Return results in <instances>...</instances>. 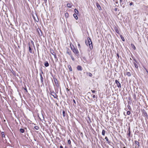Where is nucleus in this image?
I'll list each match as a JSON object with an SVG mask.
<instances>
[{
    "instance_id": "nucleus-1",
    "label": "nucleus",
    "mask_w": 148,
    "mask_h": 148,
    "mask_svg": "<svg viewBox=\"0 0 148 148\" xmlns=\"http://www.w3.org/2000/svg\"><path fill=\"white\" fill-rule=\"evenodd\" d=\"M85 43L87 45H89L90 49L91 50L93 49L92 42L91 41V39L88 37L87 38V40H85Z\"/></svg>"
},
{
    "instance_id": "nucleus-2",
    "label": "nucleus",
    "mask_w": 148,
    "mask_h": 148,
    "mask_svg": "<svg viewBox=\"0 0 148 148\" xmlns=\"http://www.w3.org/2000/svg\"><path fill=\"white\" fill-rule=\"evenodd\" d=\"M72 51L77 56V57H79V52L78 50L77 49H75L74 46H73V49Z\"/></svg>"
},
{
    "instance_id": "nucleus-3",
    "label": "nucleus",
    "mask_w": 148,
    "mask_h": 148,
    "mask_svg": "<svg viewBox=\"0 0 148 148\" xmlns=\"http://www.w3.org/2000/svg\"><path fill=\"white\" fill-rule=\"evenodd\" d=\"M50 52L54 56V58L56 59L57 61L58 60V58L57 56L56 55L53 49H51Z\"/></svg>"
},
{
    "instance_id": "nucleus-4",
    "label": "nucleus",
    "mask_w": 148,
    "mask_h": 148,
    "mask_svg": "<svg viewBox=\"0 0 148 148\" xmlns=\"http://www.w3.org/2000/svg\"><path fill=\"white\" fill-rule=\"evenodd\" d=\"M50 94L53 96L54 98H57L58 97V96H57L56 93L54 92V91H50Z\"/></svg>"
},
{
    "instance_id": "nucleus-5",
    "label": "nucleus",
    "mask_w": 148,
    "mask_h": 148,
    "mask_svg": "<svg viewBox=\"0 0 148 148\" xmlns=\"http://www.w3.org/2000/svg\"><path fill=\"white\" fill-rule=\"evenodd\" d=\"M115 82L117 86L119 88H121V86L120 82L118 81L116 79L115 80Z\"/></svg>"
},
{
    "instance_id": "nucleus-6",
    "label": "nucleus",
    "mask_w": 148,
    "mask_h": 148,
    "mask_svg": "<svg viewBox=\"0 0 148 148\" xmlns=\"http://www.w3.org/2000/svg\"><path fill=\"white\" fill-rule=\"evenodd\" d=\"M36 31L38 33V34L39 36H41L42 35V33L41 30L38 28L36 29Z\"/></svg>"
},
{
    "instance_id": "nucleus-7",
    "label": "nucleus",
    "mask_w": 148,
    "mask_h": 148,
    "mask_svg": "<svg viewBox=\"0 0 148 148\" xmlns=\"http://www.w3.org/2000/svg\"><path fill=\"white\" fill-rule=\"evenodd\" d=\"M40 81L41 83H42V85L44 86V82H43V77L41 73H40Z\"/></svg>"
},
{
    "instance_id": "nucleus-8",
    "label": "nucleus",
    "mask_w": 148,
    "mask_h": 148,
    "mask_svg": "<svg viewBox=\"0 0 148 148\" xmlns=\"http://www.w3.org/2000/svg\"><path fill=\"white\" fill-rule=\"evenodd\" d=\"M53 79L54 80V82L56 84L57 86H58V80L57 79L56 77H53Z\"/></svg>"
},
{
    "instance_id": "nucleus-9",
    "label": "nucleus",
    "mask_w": 148,
    "mask_h": 148,
    "mask_svg": "<svg viewBox=\"0 0 148 148\" xmlns=\"http://www.w3.org/2000/svg\"><path fill=\"white\" fill-rule=\"evenodd\" d=\"M73 5V4L72 3H68L67 4V7L69 8H71L72 6Z\"/></svg>"
},
{
    "instance_id": "nucleus-10",
    "label": "nucleus",
    "mask_w": 148,
    "mask_h": 148,
    "mask_svg": "<svg viewBox=\"0 0 148 148\" xmlns=\"http://www.w3.org/2000/svg\"><path fill=\"white\" fill-rule=\"evenodd\" d=\"M63 116V117H64L65 116H68V115L67 113L65 112V111L64 110L62 111Z\"/></svg>"
},
{
    "instance_id": "nucleus-11",
    "label": "nucleus",
    "mask_w": 148,
    "mask_h": 148,
    "mask_svg": "<svg viewBox=\"0 0 148 148\" xmlns=\"http://www.w3.org/2000/svg\"><path fill=\"white\" fill-rule=\"evenodd\" d=\"M28 45L29 46V52L31 53H32V49L31 48V46H30V43H28Z\"/></svg>"
},
{
    "instance_id": "nucleus-12",
    "label": "nucleus",
    "mask_w": 148,
    "mask_h": 148,
    "mask_svg": "<svg viewBox=\"0 0 148 148\" xmlns=\"http://www.w3.org/2000/svg\"><path fill=\"white\" fill-rule=\"evenodd\" d=\"M77 69L79 71H82V67L80 65H78L77 66Z\"/></svg>"
},
{
    "instance_id": "nucleus-13",
    "label": "nucleus",
    "mask_w": 148,
    "mask_h": 148,
    "mask_svg": "<svg viewBox=\"0 0 148 148\" xmlns=\"http://www.w3.org/2000/svg\"><path fill=\"white\" fill-rule=\"evenodd\" d=\"M114 29L115 31V32L118 34H119V32L118 30V29H117V28L116 27H114Z\"/></svg>"
},
{
    "instance_id": "nucleus-14",
    "label": "nucleus",
    "mask_w": 148,
    "mask_h": 148,
    "mask_svg": "<svg viewBox=\"0 0 148 148\" xmlns=\"http://www.w3.org/2000/svg\"><path fill=\"white\" fill-rule=\"evenodd\" d=\"M135 144L137 145L138 146H137V148H139V147L140 146V145L139 144V142L136 141V140H135Z\"/></svg>"
},
{
    "instance_id": "nucleus-15",
    "label": "nucleus",
    "mask_w": 148,
    "mask_h": 148,
    "mask_svg": "<svg viewBox=\"0 0 148 148\" xmlns=\"http://www.w3.org/2000/svg\"><path fill=\"white\" fill-rule=\"evenodd\" d=\"M96 5H97V8H98V9H99V10H101V7L99 3H97Z\"/></svg>"
},
{
    "instance_id": "nucleus-16",
    "label": "nucleus",
    "mask_w": 148,
    "mask_h": 148,
    "mask_svg": "<svg viewBox=\"0 0 148 148\" xmlns=\"http://www.w3.org/2000/svg\"><path fill=\"white\" fill-rule=\"evenodd\" d=\"M131 131L130 130V127L129 128V133L127 134V135L128 137H130L131 136Z\"/></svg>"
},
{
    "instance_id": "nucleus-17",
    "label": "nucleus",
    "mask_w": 148,
    "mask_h": 148,
    "mask_svg": "<svg viewBox=\"0 0 148 148\" xmlns=\"http://www.w3.org/2000/svg\"><path fill=\"white\" fill-rule=\"evenodd\" d=\"M44 65L46 67H48L49 66V64L48 62V61H45V64H44Z\"/></svg>"
},
{
    "instance_id": "nucleus-18",
    "label": "nucleus",
    "mask_w": 148,
    "mask_h": 148,
    "mask_svg": "<svg viewBox=\"0 0 148 148\" xmlns=\"http://www.w3.org/2000/svg\"><path fill=\"white\" fill-rule=\"evenodd\" d=\"M124 1V0H120V3L121 6L123 4Z\"/></svg>"
},
{
    "instance_id": "nucleus-19",
    "label": "nucleus",
    "mask_w": 148,
    "mask_h": 148,
    "mask_svg": "<svg viewBox=\"0 0 148 148\" xmlns=\"http://www.w3.org/2000/svg\"><path fill=\"white\" fill-rule=\"evenodd\" d=\"M88 119L87 120V122L89 124L91 122V119L90 117H88Z\"/></svg>"
},
{
    "instance_id": "nucleus-20",
    "label": "nucleus",
    "mask_w": 148,
    "mask_h": 148,
    "mask_svg": "<svg viewBox=\"0 0 148 148\" xmlns=\"http://www.w3.org/2000/svg\"><path fill=\"white\" fill-rule=\"evenodd\" d=\"M144 116H145L146 118H148V116L147 115V114L146 112H144Z\"/></svg>"
},
{
    "instance_id": "nucleus-21",
    "label": "nucleus",
    "mask_w": 148,
    "mask_h": 148,
    "mask_svg": "<svg viewBox=\"0 0 148 148\" xmlns=\"http://www.w3.org/2000/svg\"><path fill=\"white\" fill-rule=\"evenodd\" d=\"M86 74L87 75L89 76L90 77H92V74L91 73L89 72H86Z\"/></svg>"
},
{
    "instance_id": "nucleus-22",
    "label": "nucleus",
    "mask_w": 148,
    "mask_h": 148,
    "mask_svg": "<svg viewBox=\"0 0 148 148\" xmlns=\"http://www.w3.org/2000/svg\"><path fill=\"white\" fill-rule=\"evenodd\" d=\"M131 45L133 49L134 50H135L136 49V48L134 44L132 43Z\"/></svg>"
},
{
    "instance_id": "nucleus-23",
    "label": "nucleus",
    "mask_w": 148,
    "mask_h": 148,
    "mask_svg": "<svg viewBox=\"0 0 148 148\" xmlns=\"http://www.w3.org/2000/svg\"><path fill=\"white\" fill-rule=\"evenodd\" d=\"M20 131L21 133H23L25 132V130L21 128L20 129Z\"/></svg>"
},
{
    "instance_id": "nucleus-24",
    "label": "nucleus",
    "mask_w": 148,
    "mask_h": 148,
    "mask_svg": "<svg viewBox=\"0 0 148 148\" xmlns=\"http://www.w3.org/2000/svg\"><path fill=\"white\" fill-rule=\"evenodd\" d=\"M106 140V141L108 143L110 144V141L108 139L107 136H106L105 138Z\"/></svg>"
},
{
    "instance_id": "nucleus-25",
    "label": "nucleus",
    "mask_w": 148,
    "mask_h": 148,
    "mask_svg": "<svg viewBox=\"0 0 148 148\" xmlns=\"http://www.w3.org/2000/svg\"><path fill=\"white\" fill-rule=\"evenodd\" d=\"M73 16L76 20H77L78 19V17L76 14H74Z\"/></svg>"
},
{
    "instance_id": "nucleus-26",
    "label": "nucleus",
    "mask_w": 148,
    "mask_h": 148,
    "mask_svg": "<svg viewBox=\"0 0 148 148\" xmlns=\"http://www.w3.org/2000/svg\"><path fill=\"white\" fill-rule=\"evenodd\" d=\"M133 60L134 61V62H135L136 63H137V64H139V62H138L135 59V58H134V57H132Z\"/></svg>"
},
{
    "instance_id": "nucleus-27",
    "label": "nucleus",
    "mask_w": 148,
    "mask_h": 148,
    "mask_svg": "<svg viewBox=\"0 0 148 148\" xmlns=\"http://www.w3.org/2000/svg\"><path fill=\"white\" fill-rule=\"evenodd\" d=\"M133 63L134 64L135 67L136 68L138 69V65L136 64V63L135 62H133Z\"/></svg>"
},
{
    "instance_id": "nucleus-28",
    "label": "nucleus",
    "mask_w": 148,
    "mask_h": 148,
    "mask_svg": "<svg viewBox=\"0 0 148 148\" xmlns=\"http://www.w3.org/2000/svg\"><path fill=\"white\" fill-rule=\"evenodd\" d=\"M68 67L69 68L70 71H72V69L71 65H68Z\"/></svg>"
},
{
    "instance_id": "nucleus-29",
    "label": "nucleus",
    "mask_w": 148,
    "mask_h": 148,
    "mask_svg": "<svg viewBox=\"0 0 148 148\" xmlns=\"http://www.w3.org/2000/svg\"><path fill=\"white\" fill-rule=\"evenodd\" d=\"M82 60H84V61H85V62H86L87 61V60L85 57H83L82 58Z\"/></svg>"
},
{
    "instance_id": "nucleus-30",
    "label": "nucleus",
    "mask_w": 148,
    "mask_h": 148,
    "mask_svg": "<svg viewBox=\"0 0 148 148\" xmlns=\"http://www.w3.org/2000/svg\"><path fill=\"white\" fill-rule=\"evenodd\" d=\"M120 37L121 38V39L123 41H125V40L124 38L123 37V36L121 35H120Z\"/></svg>"
},
{
    "instance_id": "nucleus-31",
    "label": "nucleus",
    "mask_w": 148,
    "mask_h": 148,
    "mask_svg": "<svg viewBox=\"0 0 148 148\" xmlns=\"http://www.w3.org/2000/svg\"><path fill=\"white\" fill-rule=\"evenodd\" d=\"M65 17L67 18L69 16V14L67 12H66L65 14Z\"/></svg>"
},
{
    "instance_id": "nucleus-32",
    "label": "nucleus",
    "mask_w": 148,
    "mask_h": 148,
    "mask_svg": "<svg viewBox=\"0 0 148 148\" xmlns=\"http://www.w3.org/2000/svg\"><path fill=\"white\" fill-rule=\"evenodd\" d=\"M105 131L104 130H103L102 131V134L103 136H104L105 135Z\"/></svg>"
},
{
    "instance_id": "nucleus-33",
    "label": "nucleus",
    "mask_w": 148,
    "mask_h": 148,
    "mask_svg": "<svg viewBox=\"0 0 148 148\" xmlns=\"http://www.w3.org/2000/svg\"><path fill=\"white\" fill-rule=\"evenodd\" d=\"M1 134L2 135V137L3 138L4 137L5 138V136L4 132H2L1 133Z\"/></svg>"
},
{
    "instance_id": "nucleus-34",
    "label": "nucleus",
    "mask_w": 148,
    "mask_h": 148,
    "mask_svg": "<svg viewBox=\"0 0 148 148\" xmlns=\"http://www.w3.org/2000/svg\"><path fill=\"white\" fill-rule=\"evenodd\" d=\"M75 12L77 14L79 13V11L76 9H75Z\"/></svg>"
},
{
    "instance_id": "nucleus-35",
    "label": "nucleus",
    "mask_w": 148,
    "mask_h": 148,
    "mask_svg": "<svg viewBox=\"0 0 148 148\" xmlns=\"http://www.w3.org/2000/svg\"><path fill=\"white\" fill-rule=\"evenodd\" d=\"M126 75L128 76H130L131 75V73L130 72H127L126 73Z\"/></svg>"
},
{
    "instance_id": "nucleus-36",
    "label": "nucleus",
    "mask_w": 148,
    "mask_h": 148,
    "mask_svg": "<svg viewBox=\"0 0 148 148\" xmlns=\"http://www.w3.org/2000/svg\"><path fill=\"white\" fill-rule=\"evenodd\" d=\"M34 128L36 130H38L39 129V127L37 126H35L34 127Z\"/></svg>"
},
{
    "instance_id": "nucleus-37",
    "label": "nucleus",
    "mask_w": 148,
    "mask_h": 148,
    "mask_svg": "<svg viewBox=\"0 0 148 148\" xmlns=\"http://www.w3.org/2000/svg\"><path fill=\"white\" fill-rule=\"evenodd\" d=\"M126 6V5L124 3V2L123 4L122 5V6L123 8H125Z\"/></svg>"
},
{
    "instance_id": "nucleus-38",
    "label": "nucleus",
    "mask_w": 148,
    "mask_h": 148,
    "mask_svg": "<svg viewBox=\"0 0 148 148\" xmlns=\"http://www.w3.org/2000/svg\"><path fill=\"white\" fill-rule=\"evenodd\" d=\"M130 114V111H128L127 112V115H129Z\"/></svg>"
},
{
    "instance_id": "nucleus-39",
    "label": "nucleus",
    "mask_w": 148,
    "mask_h": 148,
    "mask_svg": "<svg viewBox=\"0 0 148 148\" xmlns=\"http://www.w3.org/2000/svg\"><path fill=\"white\" fill-rule=\"evenodd\" d=\"M68 143L69 145H71V140H70V139L69 140H68Z\"/></svg>"
},
{
    "instance_id": "nucleus-40",
    "label": "nucleus",
    "mask_w": 148,
    "mask_h": 148,
    "mask_svg": "<svg viewBox=\"0 0 148 148\" xmlns=\"http://www.w3.org/2000/svg\"><path fill=\"white\" fill-rule=\"evenodd\" d=\"M71 59H72V60L74 61L75 60V59L73 57V56L72 55H71Z\"/></svg>"
},
{
    "instance_id": "nucleus-41",
    "label": "nucleus",
    "mask_w": 148,
    "mask_h": 148,
    "mask_svg": "<svg viewBox=\"0 0 148 148\" xmlns=\"http://www.w3.org/2000/svg\"><path fill=\"white\" fill-rule=\"evenodd\" d=\"M77 45H78V48L79 49H80V48H81V46L80 45V44L79 43H78L77 44Z\"/></svg>"
},
{
    "instance_id": "nucleus-42",
    "label": "nucleus",
    "mask_w": 148,
    "mask_h": 148,
    "mask_svg": "<svg viewBox=\"0 0 148 148\" xmlns=\"http://www.w3.org/2000/svg\"><path fill=\"white\" fill-rule=\"evenodd\" d=\"M67 53L69 55H71V52L70 51H67Z\"/></svg>"
},
{
    "instance_id": "nucleus-43",
    "label": "nucleus",
    "mask_w": 148,
    "mask_h": 148,
    "mask_svg": "<svg viewBox=\"0 0 148 148\" xmlns=\"http://www.w3.org/2000/svg\"><path fill=\"white\" fill-rule=\"evenodd\" d=\"M127 107L128 108L129 110H131V107H130V106L129 105H127Z\"/></svg>"
},
{
    "instance_id": "nucleus-44",
    "label": "nucleus",
    "mask_w": 148,
    "mask_h": 148,
    "mask_svg": "<svg viewBox=\"0 0 148 148\" xmlns=\"http://www.w3.org/2000/svg\"><path fill=\"white\" fill-rule=\"evenodd\" d=\"M116 56L118 57L117 59L119 58V56L118 53H117L116 54Z\"/></svg>"
},
{
    "instance_id": "nucleus-45",
    "label": "nucleus",
    "mask_w": 148,
    "mask_h": 148,
    "mask_svg": "<svg viewBox=\"0 0 148 148\" xmlns=\"http://www.w3.org/2000/svg\"><path fill=\"white\" fill-rule=\"evenodd\" d=\"M31 43L32 44L33 46H34V42L32 40H31Z\"/></svg>"
},
{
    "instance_id": "nucleus-46",
    "label": "nucleus",
    "mask_w": 148,
    "mask_h": 148,
    "mask_svg": "<svg viewBox=\"0 0 148 148\" xmlns=\"http://www.w3.org/2000/svg\"><path fill=\"white\" fill-rule=\"evenodd\" d=\"M133 98H134L135 99V100L136 99V95L135 94H134V97H133Z\"/></svg>"
},
{
    "instance_id": "nucleus-47",
    "label": "nucleus",
    "mask_w": 148,
    "mask_h": 148,
    "mask_svg": "<svg viewBox=\"0 0 148 148\" xmlns=\"http://www.w3.org/2000/svg\"><path fill=\"white\" fill-rule=\"evenodd\" d=\"M134 4V3L133 2H131V3H130V6H131L132 5H133V4Z\"/></svg>"
},
{
    "instance_id": "nucleus-48",
    "label": "nucleus",
    "mask_w": 148,
    "mask_h": 148,
    "mask_svg": "<svg viewBox=\"0 0 148 148\" xmlns=\"http://www.w3.org/2000/svg\"><path fill=\"white\" fill-rule=\"evenodd\" d=\"M37 2L38 4H39L40 2V0H38Z\"/></svg>"
},
{
    "instance_id": "nucleus-49",
    "label": "nucleus",
    "mask_w": 148,
    "mask_h": 148,
    "mask_svg": "<svg viewBox=\"0 0 148 148\" xmlns=\"http://www.w3.org/2000/svg\"><path fill=\"white\" fill-rule=\"evenodd\" d=\"M40 71H41V73H40L42 75V74H43V72L42 71V70H41V69H40Z\"/></svg>"
},
{
    "instance_id": "nucleus-50",
    "label": "nucleus",
    "mask_w": 148,
    "mask_h": 148,
    "mask_svg": "<svg viewBox=\"0 0 148 148\" xmlns=\"http://www.w3.org/2000/svg\"><path fill=\"white\" fill-rule=\"evenodd\" d=\"M24 90H25V91L27 92V88L26 87H25V88H24Z\"/></svg>"
},
{
    "instance_id": "nucleus-51",
    "label": "nucleus",
    "mask_w": 148,
    "mask_h": 148,
    "mask_svg": "<svg viewBox=\"0 0 148 148\" xmlns=\"http://www.w3.org/2000/svg\"><path fill=\"white\" fill-rule=\"evenodd\" d=\"M73 46H74L73 45L72 46H71V50H72V49H73Z\"/></svg>"
},
{
    "instance_id": "nucleus-52",
    "label": "nucleus",
    "mask_w": 148,
    "mask_h": 148,
    "mask_svg": "<svg viewBox=\"0 0 148 148\" xmlns=\"http://www.w3.org/2000/svg\"><path fill=\"white\" fill-rule=\"evenodd\" d=\"M91 91L92 93H95V91L94 90H91Z\"/></svg>"
},
{
    "instance_id": "nucleus-53",
    "label": "nucleus",
    "mask_w": 148,
    "mask_h": 148,
    "mask_svg": "<svg viewBox=\"0 0 148 148\" xmlns=\"http://www.w3.org/2000/svg\"><path fill=\"white\" fill-rule=\"evenodd\" d=\"M117 8H115L114 9V10L115 11H116L117 10Z\"/></svg>"
},
{
    "instance_id": "nucleus-54",
    "label": "nucleus",
    "mask_w": 148,
    "mask_h": 148,
    "mask_svg": "<svg viewBox=\"0 0 148 148\" xmlns=\"http://www.w3.org/2000/svg\"><path fill=\"white\" fill-rule=\"evenodd\" d=\"M73 102L74 103H75V104H76V102H75V100L74 99H73Z\"/></svg>"
},
{
    "instance_id": "nucleus-55",
    "label": "nucleus",
    "mask_w": 148,
    "mask_h": 148,
    "mask_svg": "<svg viewBox=\"0 0 148 148\" xmlns=\"http://www.w3.org/2000/svg\"><path fill=\"white\" fill-rule=\"evenodd\" d=\"M44 2L45 3H47V0H44Z\"/></svg>"
},
{
    "instance_id": "nucleus-56",
    "label": "nucleus",
    "mask_w": 148,
    "mask_h": 148,
    "mask_svg": "<svg viewBox=\"0 0 148 148\" xmlns=\"http://www.w3.org/2000/svg\"><path fill=\"white\" fill-rule=\"evenodd\" d=\"M95 95H93V96H92V97H93V98H95Z\"/></svg>"
},
{
    "instance_id": "nucleus-57",
    "label": "nucleus",
    "mask_w": 148,
    "mask_h": 148,
    "mask_svg": "<svg viewBox=\"0 0 148 148\" xmlns=\"http://www.w3.org/2000/svg\"><path fill=\"white\" fill-rule=\"evenodd\" d=\"M60 148H63V147L62 145H61L60 146Z\"/></svg>"
},
{
    "instance_id": "nucleus-58",
    "label": "nucleus",
    "mask_w": 148,
    "mask_h": 148,
    "mask_svg": "<svg viewBox=\"0 0 148 148\" xmlns=\"http://www.w3.org/2000/svg\"><path fill=\"white\" fill-rule=\"evenodd\" d=\"M145 70H146V72L147 73H148V71L145 68Z\"/></svg>"
},
{
    "instance_id": "nucleus-59",
    "label": "nucleus",
    "mask_w": 148,
    "mask_h": 148,
    "mask_svg": "<svg viewBox=\"0 0 148 148\" xmlns=\"http://www.w3.org/2000/svg\"><path fill=\"white\" fill-rule=\"evenodd\" d=\"M116 4L118 3V1H116Z\"/></svg>"
},
{
    "instance_id": "nucleus-60",
    "label": "nucleus",
    "mask_w": 148,
    "mask_h": 148,
    "mask_svg": "<svg viewBox=\"0 0 148 148\" xmlns=\"http://www.w3.org/2000/svg\"><path fill=\"white\" fill-rule=\"evenodd\" d=\"M137 146H138L137 145H136V146H135V147L136 148H137Z\"/></svg>"
},
{
    "instance_id": "nucleus-61",
    "label": "nucleus",
    "mask_w": 148,
    "mask_h": 148,
    "mask_svg": "<svg viewBox=\"0 0 148 148\" xmlns=\"http://www.w3.org/2000/svg\"><path fill=\"white\" fill-rule=\"evenodd\" d=\"M64 148H68L67 147H66V146H65V147Z\"/></svg>"
},
{
    "instance_id": "nucleus-62",
    "label": "nucleus",
    "mask_w": 148,
    "mask_h": 148,
    "mask_svg": "<svg viewBox=\"0 0 148 148\" xmlns=\"http://www.w3.org/2000/svg\"><path fill=\"white\" fill-rule=\"evenodd\" d=\"M82 135H83L82 133L81 134V136Z\"/></svg>"
},
{
    "instance_id": "nucleus-63",
    "label": "nucleus",
    "mask_w": 148,
    "mask_h": 148,
    "mask_svg": "<svg viewBox=\"0 0 148 148\" xmlns=\"http://www.w3.org/2000/svg\"><path fill=\"white\" fill-rule=\"evenodd\" d=\"M5 120H4V122H5Z\"/></svg>"
}]
</instances>
